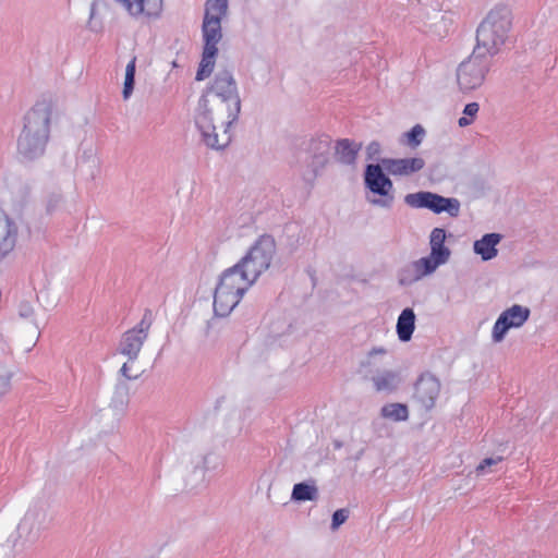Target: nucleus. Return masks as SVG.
Here are the masks:
<instances>
[{
	"mask_svg": "<svg viewBox=\"0 0 558 558\" xmlns=\"http://www.w3.org/2000/svg\"><path fill=\"white\" fill-rule=\"evenodd\" d=\"M240 110L235 80L229 71H220L199 99L195 118L207 146L220 149L230 143V126Z\"/></svg>",
	"mask_w": 558,
	"mask_h": 558,
	"instance_id": "1",
	"label": "nucleus"
},
{
	"mask_svg": "<svg viewBox=\"0 0 558 558\" xmlns=\"http://www.w3.org/2000/svg\"><path fill=\"white\" fill-rule=\"evenodd\" d=\"M228 12V0H207L202 25L204 49L196 73V80L208 77L215 66L218 54V44L222 38L221 21Z\"/></svg>",
	"mask_w": 558,
	"mask_h": 558,
	"instance_id": "2",
	"label": "nucleus"
},
{
	"mask_svg": "<svg viewBox=\"0 0 558 558\" xmlns=\"http://www.w3.org/2000/svg\"><path fill=\"white\" fill-rule=\"evenodd\" d=\"M51 107L36 104L25 116L24 128L17 140V150L26 159H35L45 153L50 134Z\"/></svg>",
	"mask_w": 558,
	"mask_h": 558,
	"instance_id": "3",
	"label": "nucleus"
},
{
	"mask_svg": "<svg viewBox=\"0 0 558 558\" xmlns=\"http://www.w3.org/2000/svg\"><path fill=\"white\" fill-rule=\"evenodd\" d=\"M512 16L505 7L489 11L476 32V46L473 51L490 59L505 45L511 29Z\"/></svg>",
	"mask_w": 558,
	"mask_h": 558,
	"instance_id": "4",
	"label": "nucleus"
},
{
	"mask_svg": "<svg viewBox=\"0 0 558 558\" xmlns=\"http://www.w3.org/2000/svg\"><path fill=\"white\" fill-rule=\"evenodd\" d=\"M254 281L239 264L225 271L214 295L216 314L228 315L239 304L244 292Z\"/></svg>",
	"mask_w": 558,
	"mask_h": 558,
	"instance_id": "5",
	"label": "nucleus"
},
{
	"mask_svg": "<svg viewBox=\"0 0 558 558\" xmlns=\"http://www.w3.org/2000/svg\"><path fill=\"white\" fill-rule=\"evenodd\" d=\"M275 252V240L270 235H262L239 265L256 280L270 266Z\"/></svg>",
	"mask_w": 558,
	"mask_h": 558,
	"instance_id": "6",
	"label": "nucleus"
},
{
	"mask_svg": "<svg viewBox=\"0 0 558 558\" xmlns=\"http://www.w3.org/2000/svg\"><path fill=\"white\" fill-rule=\"evenodd\" d=\"M489 68L490 59L473 51L457 70V81L460 89L470 92L482 86Z\"/></svg>",
	"mask_w": 558,
	"mask_h": 558,
	"instance_id": "7",
	"label": "nucleus"
},
{
	"mask_svg": "<svg viewBox=\"0 0 558 558\" xmlns=\"http://www.w3.org/2000/svg\"><path fill=\"white\" fill-rule=\"evenodd\" d=\"M407 205L413 208H427L435 214L447 213L457 217L460 213V203L456 198H447L432 192H417L404 197Z\"/></svg>",
	"mask_w": 558,
	"mask_h": 558,
	"instance_id": "8",
	"label": "nucleus"
},
{
	"mask_svg": "<svg viewBox=\"0 0 558 558\" xmlns=\"http://www.w3.org/2000/svg\"><path fill=\"white\" fill-rule=\"evenodd\" d=\"M365 185L373 193L379 195L378 198H368L373 205L388 208L393 202L391 180L386 177L379 165H368L365 170Z\"/></svg>",
	"mask_w": 558,
	"mask_h": 558,
	"instance_id": "9",
	"label": "nucleus"
},
{
	"mask_svg": "<svg viewBox=\"0 0 558 558\" xmlns=\"http://www.w3.org/2000/svg\"><path fill=\"white\" fill-rule=\"evenodd\" d=\"M530 310L521 305H513L501 313L493 327V340L500 342L510 328L521 327L529 318Z\"/></svg>",
	"mask_w": 558,
	"mask_h": 558,
	"instance_id": "10",
	"label": "nucleus"
},
{
	"mask_svg": "<svg viewBox=\"0 0 558 558\" xmlns=\"http://www.w3.org/2000/svg\"><path fill=\"white\" fill-rule=\"evenodd\" d=\"M120 352L126 355L129 360L122 365L121 373L126 379H136L138 373L134 368L140 352V329L137 327L126 331L120 343Z\"/></svg>",
	"mask_w": 558,
	"mask_h": 558,
	"instance_id": "11",
	"label": "nucleus"
},
{
	"mask_svg": "<svg viewBox=\"0 0 558 558\" xmlns=\"http://www.w3.org/2000/svg\"><path fill=\"white\" fill-rule=\"evenodd\" d=\"M440 265L435 257L430 254L428 256L422 257L417 260H414L405 268L402 269L400 274V282L402 284H411L416 282L424 277L433 274Z\"/></svg>",
	"mask_w": 558,
	"mask_h": 558,
	"instance_id": "12",
	"label": "nucleus"
},
{
	"mask_svg": "<svg viewBox=\"0 0 558 558\" xmlns=\"http://www.w3.org/2000/svg\"><path fill=\"white\" fill-rule=\"evenodd\" d=\"M440 392L439 380L429 374L422 375L415 385L414 397L422 407L429 410Z\"/></svg>",
	"mask_w": 558,
	"mask_h": 558,
	"instance_id": "13",
	"label": "nucleus"
},
{
	"mask_svg": "<svg viewBox=\"0 0 558 558\" xmlns=\"http://www.w3.org/2000/svg\"><path fill=\"white\" fill-rule=\"evenodd\" d=\"M387 172L393 177H410L425 167L422 157L389 158L384 160Z\"/></svg>",
	"mask_w": 558,
	"mask_h": 558,
	"instance_id": "14",
	"label": "nucleus"
},
{
	"mask_svg": "<svg viewBox=\"0 0 558 558\" xmlns=\"http://www.w3.org/2000/svg\"><path fill=\"white\" fill-rule=\"evenodd\" d=\"M47 520L48 515L44 509H29L24 515L19 530L21 533H27L29 538L35 541L39 536L40 530L45 527Z\"/></svg>",
	"mask_w": 558,
	"mask_h": 558,
	"instance_id": "15",
	"label": "nucleus"
},
{
	"mask_svg": "<svg viewBox=\"0 0 558 558\" xmlns=\"http://www.w3.org/2000/svg\"><path fill=\"white\" fill-rule=\"evenodd\" d=\"M331 148V141L328 136H320L312 138L306 147L305 151L308 158L312 160L313 166L323 167L328 161V155Z\"/></svg>",
	"mask_w": 558,
	"mask_h": 558,
	"instance_id": "16",
	"label": "nucleus"
},
{
	"mask_svg": "<svg viewBox=\"0 0 558 558\" xmlns=\"http://www.w3.org/2000/svg\"><path fill=\"white\" fill-rule=\"evenodd\" d=\"M109 10L110 5L106 0H93L87 21V27L90 32L96 34L104 32V20Z\"/></svg>",
	"mask_w": 558,
	"mask_h": 558,
	"instance_id": "17",
	"label": "nucleus"
},
{
	"mask_svg": "<svg viewBox=\"0 0 558 558\" xmlns=\"http://www.w3.org/2000/svg\"><path fill=\"white\" fill-rule=\"evenodd\" d=\"M446 231L441 228H435L429 236L430 255L441 264H445L450 257V250L445 245Z\"/></svg>",
	"mask_w": 558,
	"mask_h": 558,
	"instance_id": "18",
	"label": "nucleus"
},
{
	"mask_svg": "<svg viewBox=\"0 0 558 558\" xmlns=\"http://www.w3.org/2000/svg\"><path fill=\"white\" fill-rule=\"evenodd\" d=\"M16 228L13 221L0 211V248L11 252L15 246Z\"/></svg>",
	"mask_w": 558,
	"mask_h": 558,
	"instance_id": "19",
	"label": "nucleus"
},
{
	"mask_svg": "<svg viewBox=\"0 0 558 558\" xmlns=\"http://www.w3.org/2000/svg\"><path fill=\"white\" fill-rule=\"evenodd\" d=\"M361 147V144H356L348 138L340 140L336 144V157L344 165H353Z\"/></svg>",
	"mask_w": 558,
	"mask_h": 558,
	"instance_id": "20",
	"label": "nucleus"
},
{
	"mask_svg": "<svg viewBox=\"0 0 558 558\" xmlns=\"http://www.w3.org/2000/svg\"><path fill=\"white\" fill-rule=\"evenodd\" d=\"M500 239L497 233L485 234L481 240L475 241V253L481 255L484 260L494 258L497 255L496 245L500 242Z\"/></svg>",
	"mask_w": 558,
	"mask_h": 558,
	"instance_id": "21",
	"label": "nucleus"
},
{
	"mask_svg": "<svg viewBox=\"0 0 558 558\" xmlns=\"http://www.w3.org/2000/svg\"><path fill=\"white\" fill-rule=\"evenodd\" d=\"M415 314L412 308H405L397 322V333L400 340L409 341L414 331Z\"/></svg>",
	"mask_w": 558,
	"mask_h": 558,
	"instance_id": "22",
	"label": "nucleus"
},
{
	"mask_svg": "<svg viewBox=\"0 0 558 558\" xmlns=\"http://www.w3.org/2000/svg\"><path fill=\"white\" fill-rule=\"evenodd\" d=\"M135 72H136V57H133L125 68V76L122 89V97L124 100H128L134 90L135 83Z\"/></svg>",
	"mask_w": 558,
	"mask_h": 558,
	"instance_id": "23",
	"label": "nucleus"
},
{
	"mask_svg": "<svg viewBox=\"0 0 558 558\" xmlns=\"http://www.w3.org/2000/svg\"><path fill=\"white\" fill-rule=\"evenodd\" d=\"M424 136V128L421 124H415L409 132L402 135L401 142L411 149H416L422 144Z\"/></svg>",
	"mask_w": 558,
	"mask_h": 558,
	"instance_id": "24",
	"label": "nucleus"
},
{
	"mask_svg": "<svg viewBox=\"0 0 558 558\" xmlns=\"http://www.w3.org/2000/svg\"><path fill=\"white\" fill-rule=\"evenodd\" d=\"M381 415L387 418H393L395 421H405L409 412L408 408L401 403H390L381 409Z\"/></svg>",
	"mask_w": 558,
	"mask_h": 558,
	"instance_id": "25",
	"label": "nucleus"
},
{
	"mask_svg": "<svg viewBox=\"0 0 558 558\" xmlns=\"http://www.w3.org/2000/svg\"><path fill=\"white\" fill-rule=\"evenodd\" d=\"M316 495L317 489L304 483L295 484L292 490V498L300 501L314 500Z\"/></svg>",
	"mask_w": 558,
	"mask_h": 558,
	"instance_id": "26",
	"label": "nucleus"
},
{
	"mask_svg": "<svg viewBox=\"0 0 558 558\" xmlns=\"http://www.w3.org/2000/svg\"><path fill=\"white\" fill-rule=\"evenodd\" d=\"M16 312L20 318L32 323L35 326V328L39 330V326L36 320L35 308L32 302L27 300L20 301V303L17 304Z\"/></svg>",
	"mask_w": 558,
	"mask_h": 558,
	"instance_id": "27",
	"label": "nucleus"
},
{
	"mask_svg": "<svg viewBox=\"0 0 558 558\" xmlns=\"http://www.w3.org/2000/svg\"><path fill=\"white\" fill-rule=\"evenodd\" d=\"M396 374L387 372L374 377L373 381L377 391L392 390L396 386Z\"/></svg>",
	"mask_w": 558,
	"mask_h": 558,
	"instance_id": "28",
	"label": "nucleus"
},
{
	"mask_svg": "<svg viewBox=\"0 0 558 558\" xmlns=\"http://www.w3.org/2000/svg\"><path fill=\"white\" fill-rule=\"evenodd\" d=\"M162 0H142V14L149 19L158 17L162 12Z\"/></svg>",
	"mask_w": 558,
	"mask_h": 558,
	"instance_id": "29",
	"label": "nucleus"
},
{
	"mask_svg": "<svg viewBox=\"0 0 558 558\" xmlns=\"http://www.w3.org/2000/svg\"><path fill=\"white\" fill-rule=\"evenodd\" d=\"M478 110H480V106L477 102L468 104L463 110L464 117H461L458 121L459 125L464 128V126L472 124Z\"/></svg>",
	"mask_w": 558,
	"mask_h": 558,
	"instance_id": "30",
	"label": "nucleus"
},
{
	"mask_svg": "<svg viewBox=\"0 0 558 558\" xmlns=\"http://www.w3.org/2000/svg\"><path fill=\"white\" fill-rule=\"evenodd\" d=\"M128 396V389L125 385L120 384L116 390L114 397L112 399V404L117 410H121L123 405L128 402L125 397Z\"/></svg>",
	"mask_w": 558,
	"mask_h": 558,
	"instance_id": "31",
	"label": "nucleus"
},
{
	"mask_svg": "<svg viewBox=\"0 0 558 558\" xmlns=\"http://www.w3.org/2000/svg\"><path fill=\"white\" fill-rule=\"evenodd\" d=\"M123 7L130 14L137 15L140 13V0H114Z\"/></svg>",
	"mask_w": 558,
	"mask_h": 558,
	"instance_id": "32",
	"label": "nucleus"
},
{
	"mask_svg": "<svg viewBox=\"0 0 558 558\" xmlns=\"http://www.w3.org/2000/svg\"><path fill=\"white\" fill-rule=\"evenodd\" d=\"M11 378L10 373L0 375V402L11 390Z\"/></svg>",
	"mask_w": 558,
	"mask_h": 558,
	"instance_id": "33",
	"label": "nucleus"
},
{
	"mask_svg": "<svg viewBox=\"0 0 558 558\" xmlns=\"http://www.w3.org/2000/svg\"><path fill=\"white\" fill-rule=\"evenodd\" d=\"M502 460H504L502 457L486 458L476 466L475 471H476L477 475H482L485 473L486 468L496 465V464L500 463Z\"/></svg>",
	"mask_w": 558,
	"mask_h": 558,
	"instance_id": "34",
	"label": "nucleus"
},
{
	"mask_svg": "<svg viewBox=\"0 0 558 558\" xmlns=\"http://www.w3.org/2000/svg\"><path fill=\"white\" fill-rule=\"evenodd\" d=\"M348 519V511L345 509H339L335 511L332 515V529H338Z\"/></svg>",
	"mask_w": 558,
	"mask_h": 558,
	"instance_id": "35",
	"label": "nucleus"
},
{
	"mask_svg": "<svg viewBox=\"0 0 558 558\" xmlns=\"http://www.w3.org/2000/svg\"><path fill=\"white\" fill-rule=\"evenodd\" d=\"M61 195H53L50 197V199L48 201V204H47V209L49 211H52L54 210L59 204L61 203Z\"/></svg>",
	"mask_w": 558,
	"mask_h": 558,
	"instance_id": "36",
	"label": "nucleus"
},
{
	"mask_svg": "<svg viewBox=\"0 0 558 558\" xmlns=\"http://www.w3.org/2000/svg\"><path fill=\"white\" fill-rule=\"evenodd\" d=\"M375 353H376V354H377V353H378V354H385V353H386V350H385V349H381V348H380V349H374V350H372V351L369 352V355H373V354H375Z\"/></svg>",
	"mask_w": 558,
	"mask_h": 558,
	"instance_id": "37",
	"label": "nucleus"
},
{
	"mask_svg": "<svg viewBox=\"0 0 558 558\" xmlns=\"http://www.w3.org/2000/svg\"><path fill=\"white\" fill-rule=\"evenodd\" d=\"M8 254H9V252H7V251H4V250L0 248V262H1L2 259H4V258L7 257V255H8Z\"/></svg>",
	"mask_w": 558,
	"mask_h": 558,
	"instance_id": "38",
	"label": "nucleus"
}]
</instances>
